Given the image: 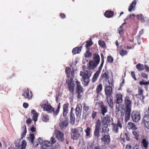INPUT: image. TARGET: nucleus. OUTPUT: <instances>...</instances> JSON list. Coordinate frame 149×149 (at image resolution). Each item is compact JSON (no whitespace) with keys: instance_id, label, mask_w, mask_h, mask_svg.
I'll return each instance as SVG.
<instances>
[{"instance_id":"473e14b6","label":"nucleus","mask_w":149,"mask_h":149,"mask_svg":"<svg viewBox=\"0 0 149 149\" xmlns=\"http://www.w3.org/2000/svg\"><path fill=\"white\" fill-rule=\"evenodd\" d=\"M81 47H76L73 49L72 51V52L74 54L79 53L81 51Z\"/></svg>"},{"instance_id":"e433bc0d","label":"nucleus","mask_w":149,"mask_h":149,"mask_svg":"<svg viewBox=\"0 0 149 149\" xmlns=\"http://www.w3.org/2000/svg\"><path fill=\"white\" fill-rule=\"evenodd\" d=\"M137 18L139 20L141 21L142 22H144L145 20L144 17L142 15V14L138 15H137Z\"/></svg>"},{"instance_id":"c9c22d12","label":"nucleus","mask_w":149,"mask_h":149,"mask_svg":"<svg viewBox=\"0 0 149 149\" xmlns=\"http://www.w3.org/2000/svg\"><path fill=\"white\" fill-rule=\"evenodd\" d=\"M126 23H123L122 25L120 26V27L118 29V31L119 33L120 34H122L123 33V26L124 24H125Z\"/></svg>"},{"instance_id":"423d86ee","label":"nucleus","mask_w":149,"mask_h":149,"mask_svg":"<svg viewBox=\"0 0 149 149\" xmlns=\"http://www.w3.org/2000/svg\"><path fill=\"white\" fill-rule=\"evenodd\" d=\"M132 117L133 121L138 122L141 118L140 114L138 111H134L132 113Z\"/></svg>"},{"instance_id":"4c0bfd02","label":"nucleus","mask_w":149,"mask_h":149,"mask_svg":"<svg viewBox=\"0 0 149 149\" xmlns=\"http://www.w3.org/2000/svg\"><path fill=\"white\" fill-rule=\"evenodd\" d=\"M70 118L71 124L72 125L74 124L75 122V118L74 115L72 114V111L70 113Z\"/></svg>"},{"instance_id":"f03ea898","label":"nucleus","mask_w":149,"mask_h":149,"mask_svg":"<svg viewBox=\"0 0 149 149\" xmlns=\"http://www.w3.org/2000/svg\"><path fill=\"white\" fill-rule=\"evenodd\" d=\"M38 141L39 143H41V147L43 149H46L47 147L52 146L56 142V140L53 137H51L49 141H43V139L42 138H39L38 139Z\"/></svg>"},{"instance_id":"79ce46f5","label":"nucleus","mask_w":149,"mask_h":149,"mask_svg":"<svg viewBox=\"0 0 149 149\" xmlns=\"http://www.w3.org/2000/svg\"><path fill=\"white\" fill-rule=\"evenodd\" d=\"M22 129L23 131L22 136H24L26 135L27 132L26 125H24L22 127Z\"/></svg>"},{"instance_id":"9d476101","label":"nucleus","mask_w":149,"mask_h":149,"mask_svg":"<svg viewBox=\"0 0 149 149\" xmlns=\"http://www.w3.org/2000/svg\"><path fill=\"white\" fill-rule=\"evenodd\" d=\"M19 140H17L15 141V144L16 148H18L19 149H25L26 146V142L25 140H23L20 145L19 144Z\"/></svg>"},{"instance_id":"f704fd0d","label":"nucleus","mask_w":149,"mask_h":149,"mask_svg":"<svg viewBox=\"0 0 149 149\" xmlns=\"http://www.w3.org/2000/svg\"><path fill=\"white\" fill-rule=\"evenodd\" d=\"M77 84V88L78 90L81 92L83 91V89L80 85V83L77 80L76 81Z\"/></svg>"},{"instance_id":"0eeeda50","label":"nucleus","mask_w":149,"mask_h":149,"mask_svg":"<svg viewBox=\"0 0 149 149\" xmlns=\"http://www.w3.org/2000/svg\"><path fill=\"white\" fill-rule=\"evenodd\" d=\"M54 135L56 137L59 141L63 142L64 140V134L61 131L58 130H55Z\"/></svg>"},{"instance_id":"774afa93","label":"nucleus","mask_w":149,"mask_h":149,"mask_svg":"<svg viewBox=\"0 0 149 149\" xmlns=\"http://www.w3.org/2000/svg\"><path fill=\"white\" fill-rule=\"evenodd\" d=\"M144 68L147 71L149 72V67H148L147 65H145L144 66Z\"/></svg>"},{"instance_id":"c756f323","label":"nucleus","mask_w":149,"mask_h":149,"mask_svg":"<svg viewBox=\"0 0 149 149\" xmlns=\"http://www.w3.org/2000/svg\"><path fill=\"white\" fill-rule=\"evenodd\" d=\"M120 137L121 140L123 141H125L128 140L127 135L126 133L122 134L120 135Z\"/></svg>"},{"instance_id":"6e6d98bb","label":"nucleus","mask_w":149,"mask_h":149,"mask_svg":"<svg viewBox=\"0 0 149 149\" xmlns=\"http://www.w3.org/2000/svg\"><path fill=\"white\" fill-rule=\"evenodd\" d=\"M89 109V108L88 106L84 105L83 107V109L84 111H85L86 112H88Z\"/></svg>"},{"instance_id":"f257e3e1","label":"nucleus","mask_w":149,"mask_h":149,"mask_svg":"<svg viewBox=\"0 0 149 149\" xmlns=\"http://www.w3.org/2000/svg\"><path fill=\"white\" fill-rule=\"evenodd\" d=\"M92 72L89 69L84 70L81 71L80 75L82 77L81 81L83 84L86 86H88L90 81V77L91 76Z\"/></svg>"},{"instance_id":"49530a36","label":"nucleus","mask_w":149,"mask_h":149,"mask_svg":"<svg viewBox=\"0 0 149 149\" xmlns=\"http://www.w3.org/2000/svg\"><path fill=\"white\" fill-rule=\"evenodd\" d=\"M38 115V113H36L33 115L32 119L35 122L37 121Z\"/></svg>"},{"instance_id":"052dcab7","label":"nucleus","mask_w":149,"mask_h":149,"mask_svg":"<svg viewBox=\"0 0 149 149\" xmlns=\"http://www.w3.org/2000/svg\"><path fill=\"white\" fill-rule=\"evenodd\" d=\"M131 76L135 80H136V78L135 76L134 72H131Z\"/></svg>"},{"instance_id":"e2e57ef3","label":"nucleus","mask_w":149,"mask_h":149,"mask_svg":"<svg viewBox=\"0 0 149 149\" xmlns=\"http://www.w3.org/2000/svg\"><path fill=\"white\" fill-rule=\"evenodd\" d=\"M145 127L147 129H149V122L144 123Z\"/></svg>"},{"instance_id":"bf43d9fd","label":"nucleus","mask_w":149,"mask_h":149,"mask_svg":"<svg viewBox=\"0 0 149 149\" xmlns=\"http://www.w3.org/2000/svg\"><path fill=\"white\" fill-rule=\"evenodd\" d=\"M136 97V98H139V99L140 100H141V98H142V99L143 100L144 99V96H138V97H136V95H135V96H133V98L134 99V98Z\"/></svg>"},{"instance_id":"5fc2aeb1","label":"nucleus","mask_w":149,"mask_h":149,"mask_svg":"<svg viewBox=\"0 0 149 149\" xmlns=\"http://www.w3.org/2000/svg\"><path fill=\"white\" fill-rule=\"evenodd\" d=\"M105 120H106L107 124L108 123H111V118L110 117L106 116L105 117Z\"/></svg>"},{"instance_id":"de8ad7c7","label":"nucleus","mask_w":149,"mask_h":149,"mask_svg":"<svg viewBox=\"0 0 149 149\" xmlns=\"http://www.w3.org/2000/svg\"><path fill=\"white\" fill-rule=\"evenodd\" d=\"M139 84L141 85H144L146 86H147L148 84H149V81H140L139 82Z\"/></svg>"},{"instance_id":"f8f14e48","label":"nucleus","mask_w":149,"mask_h":149,"mask_svg":"<svg viewBox=\"0 0 149 149\" xmlns=\"http://www.w3.org/2000/svg\"><path fill=\"white\" fill-rule=\"evenodd\" d=\"M125 104L126 106V109L131 110L132 102L128 96H126L125 97Z\"/></svg>"},{"instance_id":"412c9836","label":"nucleus","mask_w":149,"mask_h":149,"mask_svg":"<svg viewBox=\"0 0 149 149\" xmlns=\"http://www.w3.org/2000/svg\"><path fill=\"white\" fill-rule=\"evenodd\" d=\"M141 145L145 149H147L149 145V142L146 139L144 138L141 141Z\"/></svg>"},{"instance_id":"13d9d810","label":"nucleus","mask_w":149,"mask_h":149,"mask_svg":"<svg viewBox=\"0 0 149 149\" xmlns=\"http://www.w3.org/2000/svg\"><path fill=\"white\" fill-rule=\"evenodd\" d=\"M107 60L109 62L111 63L113 61V58L111 56H109L107 58Z\"/></svg>"},{"instance_id":"dca6fc26","label":"nucleus","mask_w":149,"mask_h":149,"mask_svg":"<svg viewBox=\"0 0 149 149\" xmlns=\"http://www.w3.org/2000/svg\"><path fill=\"white\" fill-rule=\"evenodd\" d=\"M97 65L93 61H91L89 62L88 65V67L90 69L93 70L96 67Z\"/></svg>"},{"instance_id":"c85d7f7f","label":"nucleus","mask_w":149,"mask_h":149,"mask_svg":"<svg viewBox=\"0 0 149 149\" xmlns=\"http://www.w3.org/2000/svg\"><path fill=\"white\" fill-rule=\"evenodd\" d=\"M104 15L107 18H111L113 16V13L111 11H107L105 12Z\"/></svg>"},{"instance_id":"338daca9","label":"nucleus","mask_w":149,"mask_h":149,"mask_svg":"<svg viewBox=\"0 0 149 149\" xmlns=\"http://www.w3.org/2000/svg\"><path fill=\"white\" fill-rule=\"evenodd\" d=\"M31 121V120L30 119L28 118L26 121V123L29 124Z\"/></svg>"},{"instance_id":"1a4fd4ad","label":"nucleus","mask_w":149,"mask_h":149,"mask_svg":"<svg viewBox=\"0 0 149 149\" xmlns=\"http://www.w3.org/2000/svg\"><path fill=\"white\" fill-rule=\"evenodd\" d=\"M66 82L68 84L69 90L72 93H73L75 86L73 84L72 78H71L69 79Z\"/></svg>"},{"instance_id":"603ef678","label":"nucleus","mask_w":149,"mask_h":149,"mask_svg":"<svg viewBox=\"0 0 149 149\" xmlns=\"http://www.w3.org/2000/svg\"><path fill=\"white\" fill-rule=\"evenodd\" d=\"M60 103H59L58 104L57 110H56V111H55V113H54V115H56L58 113L60 109Z\"/></svg>"},{"instance_id":"20e7f679","label":"nucleus","mask_w":149,"mask_h":149,"mask_svg":"<svg viewBox=\"0 0 149 149\" xmlns=\"http://www.w3.org/2000/svg\"><path fill=\"white\" fill-rule=\"evenodd\" d=\"M83 129L81 127H78L72 129V132L73 134L72 139L74 140H77L81 136V133L82 132Z\"/></svg>"},{"instance_id":"5701e85b","label":"nucleus","mask_w":149,"mask_h":149,"mask_svg":"<svg viewBox=\"0 0 149 149\" xmlns=\"http://www.w3.org/2000/svg\"><path fill=\"white\" fill-rule=\"evenodd\" d=\"M136 3V0H134L131 3V5L128 8V11L131 12L132 10H134Z\"/></svg>"},{"instance_id":"72a5a7b5","label":"nucleus","mask_w":149,"mask_h":149,"mask_svg":"<svg viewBox=\"0 0 149 149\" xmlns=\"http://www.w3.org/2000/svg\"><path fill=\"white\" fill-rule=\"evenodd\" d=\"M136 67L139 71H143L144 69V66L143 65L140 63L136 65Z\"/></svg>"},{"instance_id":"58836bf2","label":"nucleus","mask_w":149,"mask_h":149,"mask_svg":"<svg viewBox=\"0 0 149 149\" xmlns=\"http://www.w3.org/2000/svg\"><path fill=\"white\" fill-rule=\"evenodd\" d=\"M92 55L91 53L88 50L86 51V52L84 54V56L85 57H91Z\"/></svg>"},{"instance_id":"09e8293b","label":"nucleus","mask_w":149,"mask_h":149,"mask_svg":"<svg viewBox=\"0 0 149 149\" xmlns=\"http://www.w3.org/2000/svg\"><path fill=\"white\" fill-rule=\"evenodd\" d=\"M109 130L108 128L107 127V126H104L102 128V133H104L105 132H107Z\"/></svg>"},{"instance_id":"8fccbe9b","label":"nucleus","mask_w":149,"mask_h":149,"mask_svg":"<svg viewBox=\"0 0 149 149\" xmlns=\"http://www.w3.org/2000/svg\"><path fill=\"white\" fill-rule=\"evenodd\" d=\"M91 129L89 127H87L85 130V132L86 134V135L87 136H90V133Z\"/></svg>"},{"instance_id":"2f4dec72","label":"nucleus","mask_w":149,"mask_h":149,"mask_svg":"<svg viewBox=\"0 0 149 149\" xmlns=\"http://www.w3.org/2000/svg\"><path fill=\"white\" fill-rule=\"evenodd\" d=\"M102 84L98 85L96 88V91L97 94L99 93L102 91Z\"/></svg>"},{"instance_id":"f3484780","label":"nucleus","mask_w":149,"mask_h":149,"mask_svg":"<svg viewBox=\"0 0 149 149\" xmlns=\"http://www.w3.org/2000/svg\"><path fill=\"white\" fill-rule=\"evenodd\" d=\"M123 95L120 93L116 94V97L115 102L116 103L118 104L122 102Z\"/></svg>"},{"instance_id":"a18cd8bd","label":"nucleus","mask_w":149,"mask_h":149,"mask_svg":"<svg viewBox=\"0 0 149 149\" xmlns=\"http://www.w3.org/2000/svg\"><path fill=\"white\" fill-rule=\"evenodd\" d=\"M133 134L135 136L136 139H138V137L139 136V132H138L134 131L132 132Z\"/></svg>"},{"instance_id":"4be33fe9","label":"nucleus","mask_w":149,"mask_h":149,"mask_svg":"<svg viewBox=\"0 0 149 149\" xmlns=\"http://www.w3.org/2000/svg\"><path fill=\"white\" fill-rule=\"evenodd\" d=\"M100 108L101 109V113L104 116L105 114L107 111V107L103 105H100Z\"/></svg>"},{"instance_id":"4468645a","label":"nucleus","mask_w":149,"mask_h":149,"mask_svg":"<svg viewBox=\"0 0 149 149\" xmlns=\"http://www.w3.org/2000/svg\"><path fill=\"white\" fill-rule=\"evenodd\" d=\"M113 131L116 133L118 132L119 128L120 129L122 127V125L120 122L118 121L117 124H113Z\"/></svg>"},{"instance_id":"9b49d317","label":"nucleus","mask_w":149,"mask_h":149,"mask_svg":"<svg viewBox=\"0 0 149 149\" xmlns=\"http://www.w3.org/2000/svg\"><path fill=\"white\" fill-rule=\"evenodd\" d=\"M22 95L25 98L28 99H31L32 96L31 91H29L28 88L25 89L24 90V93Z\"/></svg>"},{"instance_id":"39448f33","label":"nucleus","mask_w":149,"mask_h":149,"mask_svg":"<svg viewBox=\"0 0 149 149\" xmlns=\"http://www.w3.org/2000/svg\"><path fill=\"white\" fill-rule=\"evenodd\" d=\"M101 126H102V124L100 122V120H98L96 123L95 128L94 132V135L97 138H98L100 136V128Z\"/></svg>"},{"instance_id":"6e6552de","label":"nucleus","mask_w":149,"mask_h":149,"mask_svg":"<svg viewBox=\"0 0 149 149\" xmlns=\"http://www.w3.org/2000/svg\"><path fill=\"white\" fill-rule=\"evenodd\" d=\"M104 61H102L101 63L100 64V66L98 68V70L96 72L95 74L93 77V78L92 81L93 82H95L96 81L97 78H98L99 74H100L101 71L102 70V68L103 67Z\"/></svg>"},{"instance_id":"4d7b16f0","label":"nucleus","mask_w":149,"mask_h":149,"mask_svg":"<svg viewBox=\"0 0 149 149\" xmlns=\"http://www.w3.org/2000/svg\"><path fill=\"white\" fill-rule=\"evenodd\" d=\"M98 43L100 46L103 47H105V44L103 41H102L100 40L98 41Z\"/></svg>"},{"instance_id":"37998d69","label":"nucleus","mask_w":149,"mask_h":149,"mask_svg":"<svg viewBox=\"0 0 149 149\" xmlns=\"http://www.w3.org/2000/svg\"><path fill=\"white\" fill-rule=\"evenodd\" d=\"M138 94L136 95V97H138L139 96H143V90L141 88H139L138 89Z\"/></svg>"},{"instance_id":"bb28decb","label":"nucleus","mask_w":149,"mask_h":149,"mask_svg":"<svg viewBox=\"0 0 149 149\" xmlns=\"http://www.w3.org/2000/svg\"><path fill=\"white\" fill-rule=\"evenodd\" d=\"M131 110L126 109V113L125 115V120L127 122L130 119Z\"/></svg>"},{"instance_id":"a211bd4d","label":"nucleus","mask_w":149,"mask_h":149,"mask_svg":"<svg viewBox=\"0 0 149 149\" xmlns=\"http://www.w3.org/2000/svg\"><path fill=\"white\" fill-rule=\"evenodd\" d=\"M82 109V106L81 104H78L77 105L76 109V114L77 116H79L81 113V111Z\"/></svg>"},{"instance_id":"0e129e2a","label":"nucleus","mask_w":149,"mask_h":149,"mask_svg":"<svg viewBox=\"0 0 149 149\" xmlns=\"http://www.w3.org/2000/svg\"><path fill=\"white\" fill-rule=\"evenodd\" d=\"M142 76L144 78H148V75L145 73H142Z\"/></svg>"},{"instance_id":"680f3d73","label":"nucleus","mask_w":149,"mask_h":149,"mask_svg":"<svg viewBox=\"0 0 149 149\" xmlns=\"http://www.w3.org/2000/svg\"><path fill=\"white\" fill-rule=\"evenodd\" d=\"M97 113L96 112L93 111V113L92 114V117L93 119H94L96 117Z\"/></svg>"},{"instance_id":"7ed1b4c3","label":"nucleus","mask_w":149,"mask_h":149,"mask_svg":"<svg viewBox=\"0 0 149 149\" xmlns=\"http://www.w3.org/2000/svg\"><path fill=\"white\" fill-rule=\"evenodd\" d=\"M40 106L44 111H46L48 113H52L54 115L55 113L54 109L49 104H48L47 101H43L40 104Z\"/></svg>"},{"instance_id":"7c9ffc66","label":"nucleus","mask_w":149,"mask_h":149,"mask_svg":"<svg viewBox=\"0 0 149 149\" xmlns=\"http://www.w3.org/2000/svg\"><path fill=\"white\" fill-rule=\"evenodd\" d=\"M42 120L44 122H48L49 120V117L46 114H43L42 117Z\"/></svg>"},{"instance_id":"aec40b11","label":"nucleus","mask_w":149,"mask_h":149,"mask_svg":"<svg viewBox=\"0 0 149 149\" xmlns=\"http://www.w3.org/2000/svg\"><path fill=\"white\" fill-rule=\"evenodd\" d=\"M34 138V136L33 134H30L29 136L27 138L28 139H29L31 141L32 143L34 145H35L36 147L37 146L39 143L38 142H36L34 143L33 142V140Z\"/></svg>"},{"instance_id":"393cba45","label":"nucleus","mask_w":149,"mask_h":149,"mask_svg":"<svg viewBox=\"0 0 149 149\" xmlns=\"http://www.w3.org/2000/svg\"><path fill=\"white\" fill-rule=\"evenodd\" d=\"M93 61L95 62L97 64H98L99 63L100 61V57L98 54H95L94 55Z\"/></svg>"},{"instance_id":"cd10ccee","label":"nucleus","mask_w":149,"mask_h":149,"mask_svg":"<svg viewBox=\"0 0 149 149\" xmlns=\"http://www.w3.org/2000/svg\"><path fill=\"white\" fill-rule=\"evenodd\" d=\"M127 127L129 129L136 130L137 129L136 127L134 124L131 122H129L127 124Z\"/></svg>"},{"instance_id":"b1692460","label":"nucleus","mask_w":149,"mask_h":149,"mask_svg":"<svg viewBox=\"0 0 149 149\" xmlns=\"http://www.w3.org/2000/svg\"><path fill=\"white\" fill-rule=\"evenodd\" d=\"M106 99L110 107L111 108H113V99L110 97H108L106 98Z\"/></svg>"},{"instance_id":"ddd939ff","label":"nucleus","mask_w":149,"mask_h":149,"mask_svg":"<svg viewBox=\"0 0 149 149\" xmlns=\"http://www.w3.org/2000/svg\"><path fill=\"white\" fill-rule=\"evenodd\" d=\"M102 143L105 145H108L110 141V138L109 135H105L101 138Z\"/></svg>"},{"instance_id":"69168bd1","label":"nucleus","mask_w":149,"mask_h":149,"mask_svg":"<svg viewBox=\"0 0 149 149\" xmlns=\"http://www.w3.org/2000/svg\"><path fill=\"white\" fill-rule=\"evenodd\" d=\"M29 106V104L27 103L24 102L23 104V107L24 108H26Z\"/></svg>"},{"instance_id":"6ab92c4d","label":"nucleus","mask_w":149,"mask_h":149,"mask_svg":"<svg viewBox=\"0 0 149 149\" xmlns=\"http://www.w3.org/2000/svg\"><path fill=\"white\" fill-rule=\"evenodd\" d=\"M68 121L67 120H61L59 124L60 127L62 129L65 128L68 125Z\"/></svg>"},{"instance_id":"a19ab883","label":"nucleus","mask_w":149,"mask_h":149,"mask_svg":"<svg viewBox=\"0 0 149 149\" xmlns=\"http://www.w3.org/2000/svg\"><path fill=\"white\" fill-rule=\"evenodd\" d=\"M100 123H101L102 124V126H103V125H105V126H107V122L105 120V118H102V121L101 122H100Z\"/></svg>"},{"instance_id":"a878e982","label":"nucleus","mask_w":149,"mask_h":149,"mask_svg":"<svg viewBox=\"0 0 149 149\" xmlns=\"http://www.w3.org/2000/svg\"><path fill=\"white\" fill-rule=\"evenodd\" d=\"M63 109V116L65 117L68 112V106L67 104H65L64 105Z\"/></svg>"},{"instance_id":"3c124183","label":"nucleus","mask_w":149,"mask_h":149,"mask_svg":"<svg viewBox=\"0 0 149 149\" xmlns=\"http://www.w3.org/2000/svg\"><path fill=\"white\" fill-rule=\"evenodd\" d=\"M86 43V46L87 48H88L89 47L93 45V43L91 40L87 41Z\"/></svg>"},{"instance_id":"ea45409f","label":"nucleus","mask_w":149,"mask_h":149,"mask_svg":"<svg viewBox=\"0 0 149 149\" xmlns=\"http://www.w3.org/2000/svg\"><path fill=\"white\" fill-rule=\"evenodd\" d=\"M120 54L122 56H124L127 54V52L123 49H121L120 51Z\"/></svg>"},{"instance_id":"2eb2a0df","label":"nucleus","mask_w":149,"mask_h":149,"mask_svg":"<svg viewBox=\"0 0 149 149\" xmlns=\"http://www.w3.org/2000/svg\"><path fill=\"white\" fill-rule=\"evenodd\" d=\"M105 92L107 97L110 96L112 93V87L111 86H107L105 88Z\"/></svg>"},{"instance_id":"c03bdc74","label":"nucleus","mask_w":149,"mask_h":149,"mask_svg":"<svg viewBox=\"0 0 149 149\" xmlns=\"http://www.w3.org/2000/svg\"><path fill=\"white\" fill-rule=\"evenodd\" d=\"M148 122H149V116L148 115H146L143 118V123Z\"/></svg>"},{"instance_id":"864d4df0","label":"nucleus","mask_w":149,"mask_h":149,"mask_svg":"<svg viewBox=\"0 0 149 149\" xmlns=\"http://www.w3.org/2000/svg\"><path fill=\"white\" fill-rule=\"evenodd\" d=\"M70 71V69L69 67H67L65 69L66 73L67 74V76L69 77V74Z\"/></svg>"}]
</instances>
